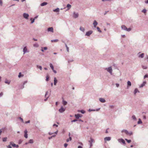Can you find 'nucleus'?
<instances>
[{
    "label": "nucleus",
    "mask_w": 148,
    "mask_h": 148,
    "mask_svg": "<svg viewBox=\"0 0 148 148\" xmlns=\"http://www.w3.org/2000/svg\"><path fill=\"white\" fill-rule=\"evenodd\" d=\"M132 119L134 120H136V117L135 115L132 116Z\"/></svg>",
    "instance_id": "nucleus-37"
},
{
    "label": "nucleus",
    "mask_w": 148,
    "mask_h": 148,
    "mask_svg": "<svg viewBox=\"0 0 148 148\" xmlns=\"http://www.w3.org/2000/svg\"><path fill=\"white\" fill-rule=\"evenodd\" d=\"M146 12V10L145 9H143L142 10V12H143L144 13H145Z\"/></svg>",
    "instance_id": "nucleus-45"
},
{
    "label": "nucleus",
    "mask_w": 148,
    "mask_h": 148,
    "mask_svg": "<svg viewBox=\"0 0 148 148\" xmlns=\"http://www.w3.org/2000/svg\"><path fill=\"white\" fill-rule=\"evenodd\" d=\"M65 109L62 106L59 111L60 112H62L65 111Z\"/></svg>",
    "instance_id": "nucleus-7"
},
{
    "label": "nucleus",
    "mask_w": 148,
    "mask_h": 148,
    "mask_svg": "<svg viewBox=\"0 0 148 148\" xmlns=\"http://www.w3.org/2000/svg\"><path fill=\"white\" fill-rule=\"evenodd\" d=\"M23 75H22L21 74V72L19 73V75H18V77H23Z\"/></svg>",
    "instance_id": "nucleus-31"
},
{
    "label": "nucleus",
    "mask_w": 148,
    "mask_h": 148,
    "mask_svg": "<svg viewBox=\"0 0 148 148\" xmlns=\"http://www.w3.org/2000/svg\"><path fill=\"white\" fill-rule=\"evenodd\" d=\"M20 119H21V121H22V122H23V119L22 118H21V117H20Z\"/></svg>",
    "instance_id": "nucleus-52"
},
{
    "label": "nucleus",
    "mask_w": 148,
    "mask_h": 148,
    "mask_svg": "<svg viewBox=\"0 0 148 148\" xmlns=\"http://www.w3.org/2000/svg\"><path fill=\"white\" fill-rule=\"evenodd\" d=\"M10 82L9 81L7 80L5 81V83L6 84H9Z\"/></svg>",
    "instance_id": "nucleus-36"
},
{
    "label": "nucleus",
    "mask_w": 148,
    "mask_h": 148,
    "mask_svg": "<svg viewBox=\"0 0 148 148\" xmlns=\"http://www.w3.org/2000/svg\"><path fill=\"white\" fill-rule=\"evenodd\" d=\"M58 39H56V40H51V41L52 42H58Z\"/></svg>",
    "instance_id": "nucleus-29"
},
{
    "label": "nucleus",
    "mask_w": 148,
    "mask_h": 148,
    "mask_svg": "<svg viewBox=\"0 0 148 148\" xmlns=\"http://www.w3.org/2000/svg\"><path fill=\"white\" fill-rule=\"evenodd\" d=\"M122 132H124L126 134L130 136L132 134V132H129L127 130H123L122 131Z\"/></svg>",
    "instance_id": "nucleus-1"
},
{
    "label": "nucleus",
    "mask_w": 148,
    "mask_h": 148,
    "mask_svg": "<svg viewBox=\"0 0 148 148\" xmlns=\"http://www.w3.org/2000/svg\"><path fill=\"white\" fill-rule=\"evenodd\" d=\"M131 29L130 28H127V29H126V30L127 31L129 32L131 30Z\"/></svg>",
    "instance_id": "nucleus-39"
},
{
    "label": "nucleus",
    "mask_w": 148,
    "mask_h": 148,
    "mask_svg": "<svg viewBox=\"0 0 148 148\" xmlns=\"http://www.w3.org/2000/svg\"><path fill=\"white\" fill-rule=\"evenodd\" d=\"M138 92H139V91L138 90V89L137 88H136L134 91V93L135 94H136Z\"/></svg>",
    "instance_id": "nucleus-23"
},
{
    "label": "nucleus",
    "mask_w": 148,
    "mask_h": 148,
    "mask_svg": "<svg viewBox=\"0 0 148 148\" xmlns=\"http://www.w3.org/2000/svg\"><path fill=\"white\" fill-rule=\"evenodd\" d=\"M30 20L31 21H32L31 23H33L34 22L35 19H33L32 18H31L30 19Z\"/></svg>",
    "instance_id": "nucleus-34"
},
{
    "label": "nucleus",
    "mask_w": 148,
    "mask_h": 148,
    "mask_svg": "<svg viewBox=\"0 0 148 148\" xmlns=\"http://www.w3.org/2000/svg\"><path fill=\"white\" fill-rule=\"evenodd\" d=\"M128 86H130L131 85V82L130 81H128L127 82Z\"/></svg>",
    "instance_id": "nucleus-24"
},
{
    "label": "nucleus",
    "mask_w": 148,
    "mask_h": 148,
    "mask_svg": "<svg viewBox=\"0 0 148 148\" xmlns=\"http://www.w3.org/2000/svg\"><path fill=\"white\" fill-rule=\"evenodd\" d=\"M78 148H82V147L81 146H79L78 147Z\"/></svg>",
    "instance_id": "nucleus-59"
},
{
    "label": "nucleus",
    "mask_w": 148,
    "mask_h": 148,
    "mask_svg": "<svg viewBox=\"0 0 148 148\" xmlns=\"http://www.w3.org/2000/svg\"><path fill=\"white\" fill-rule=\"evenodd\" d=\"M27 48L26 47H25L23 49L24 53H25L26 52H27Z\"/></svg>",
    "instance_id": "nucleus-16"
},
{
    "label": "nucleus",
    "mask_w": 148,
    "mask_h": 148,
    "mask_svg": "<svg viewBox=\"0 0 148 148\" xmlns=\"http://www.w3.org/2000/svg\"><path fill=\"white\" fill-rule=\"evenodd\" d=\"M48 91L46 92V94L45 95V97L48 94Z\"/></svg>",
    "instance_id": "nucleus-56"
},
{
    "label": "nucleus",
    "mask_w": 148,
    "mask_h": 148,
    "mask_svg": "<svg viewBox=\"0 0 148 148\" xmlns=\"http://www.w3.org/2000/svg\"><path fill=\"white\" fill-rule=\"evenodd\" d=\"M80 29L83 32H84L85 30L84 28L82 27H80Z\"/></svg>",
    "instance_id": "nucleus-25"
},
{
    "label": "nucleus",
    "mask_w": 148,
    "mask_h": 148,
    "mask_svg": "<svg viewBox=\"0 0 148 148\" xmlns=\"http://www.w3.org/2000/svg\"><path fill=\"white\" fill-rule=\"evenodd\" d=\"M3 95V92H1V93H0V96H2Z\"/></svg>",
    "instance_id": "nucleus-58"
},
{
    "label": "nucleus",
    "mask_w": 148,
    "mask_h": 148,
    "mask_svg": "<svg viewBox=\"0 0 148 148\" xmlns=\"http://www.w3.org/2000/svg\"><path fill=\"white\" fill-rule=\"evenodd\" d=\"M122 36L123 37V38H125V35H122Z\"/></svg>",
    "instance_id": "nucleus-64"
},
{
    "label": "nucleus",
    "mask_w": 148,
    "mask_h": 148,
    "mask_svg": "<svg viewBox=\"0 0 148 148\" xmlns=\"http://www.w3.org/2000/svg\"><path fill=\"white\" fill-rule=\"evenodd\" d=\"M53 72L55 73H56V71L55 70H54V69H53Z\"/></svg>",
    "instance_id": "nucleus-60"
},
{
    "label": "nucleus",
    "mask_w": 148,
    "mask_h": 148,
    "mask_svg": "<svg viewBox=\"0 0 148 148\" xmlns=\"http://www.w3.org/2000/svg\"><path fill=\"white\" fill-rule=\"evenodd\" d=\"M97 24V23L96 21H94L93 23V25H94V27H95Z\"/></svg>",
    "instance_id": "nucleus-14"
},
{
    "label": "nucleus",
    "mask_w": 148,
    "mask_h": 148,
    "mask_svg": "<svg viewBox=\"0 0 148 148\" xmlns=\"http://www.w3.org/2000/svg\"><path fill=\"white\" fill-rule=\"evenodd\" d=\"M97 29L98 30V31L99 32H101V30H100V28L99 27H97Z\"/></svg>",
    "instance_id": "nucleus-40"
},
{
    "label": "nucleus",
    "mask_w": 148,
    "mask_h": 148,
    "mask_svg": "<svg viewBox=\"0 0 148 148\" xmlns=\"http://www.w3.org/2000/svg\"><path fill=\"white\" fill-rule=\"evenodd\" d=\"M82 115H81L79 114L75 115V116L77 119H78L79 117H81Z\"/></svg>",
    "instance_id": "nucleus-8"
},
{
    "label": "nucleus",
    "mask_w": 148,
    "mask_h": 148,
    "mask_svg": "<svg viewBox=\"0 0 148 148\" xmlns=\"http://www.w3.org/2000/svg\"><path fill=\"white\" fill-rule=\"evenodd\" d=\"M53 11L54 12H58L59 11V8H57L56 9L54 10Z\"/></svg>",
    "instance_id": "nucleus-20"
},
{
    "label": "nucleus",
    "mask_w": 148,
    "mask_h": 148,
    "mask_svg": "<svg viewBox=\"0 0 148 148\" xmlns=\"http://www.w3.org/2000/svg\"><path fill=\"white\" fill-rule=\"evenodd\" d=\"M43 49H44V50H46L47 49V47H44L43 48Z\"/></svg>",
    "instance_id": "nucleus-51"
},
{
    "label": "nucleus",
    "mask_w": 148,
    "mask_h": 148,
    "mask_svg": "<svg viewBox=\"0 0 148 148\" xmlns=\"http://www.w3.org/2000/svg\"><path fill=\"white\" fill-rule=\"evenodd\" d=\"M10 145H11L12 147H16L18 148V145H16L12 142H10Z\"/></svg>",
    "instance_id": "nucleus-2"
},
{
    "label": "nucleus",
    "mask_w": 148,
    "mask_h": 148,
    "mask_svg": "<svg viewBox=\"0 0 148 148\" xmlns=\"http://www.w3.org/2000/svg\"><path fill=\"white\" fill-rule=\"evenodd\" d=\"M66 47L67 50V51L69 52V49L66 45Z\"/></svg>",
    "instance_id": "nucleus-44"
},
{
    "label": "nucleus",
    "mask_w": 148,
    "mask_h": 148,
    "mask_svg": "<svg viewBox=\"0 0 148 148\" xmlns=\"http://www.w3.org/2000/svg\"><path fill=\"white\" fill-rule=\"evenodd\" d=\"M77 121V120L76 119H74V120H73L71 122H75V121Z\"/></svg>",
    "instance_id": "nucleus-48"
},
{
    "label": "nucleus",
    "mask_w": 148,
    "mask_h": 148,
    "mask_svg": "<svg viewBox=\"0 0 148 148\" xmlns=\"http://www.w3.org/2000/svg\"><path fill=\"white\" fill-rule=\"evenodd\" d=\"M34 142L33 140L32 139H30L29 141V143H32Z\"/></svg>",
    "instance_id": "nucleus-26"
},
{
    "label": "nucleus",
    "mask_w": 148,
    "mask_h": 148,
    "mask_svg": "<svg viewBox=\"0 0 148 148\" xmlns=\"http://www.w3.org/2000/svg\"><path fill=\"white\" fill-rule=\"evenodd\" d=\"M57 80L56 79V77H55L54 78V85H56V84L57 83Z\"/></svg>",
    "instance_id": "nucleus-18"
},
{
    "label": "nucleus",
    "mask_w": 148,
    "mask_h": 148,
    "mask_svg": "<svg viewBox=\"0 0 148 148\" xmlns=\"http://www.w3.org/2000/svg\"><path fill=\"white\" fill-rule=\"evenodd\" d=\"M118 141L119 142H121L123 144H125V142L124 140L122 139H118Z\"/></svg>",
    "instance_id": "nucleus-11"
},
{
    "label": "nucleus",
    "mask_w": 148,
    "mask_h": 148,
    "mask_svg": "<svg viewBox=\"0 0 148 148\" xmlns=\"http://www.w3.org/2000/svg\"><path fill=\"white\" fill-rule=\"evenodd\" d=\"M148 77V75H146L144 76V78H145L146 77Z\"/></svg>",
    "instance_id": "nucleus-54"
},
{
    "label": "nucleus",
    "mask_w": 148,
    "mask_h": 148,
    "mask_svg": "<svg viewBox=\"0 0 148 148\" xmlns=\"http://www.w3.org/2000/svg\"><path fill=\"white\" fill-rule=\"evenodd\" d=\"M142 123V122L141 121V120L139 119V121H138V124H140V123Z\"/></svg>",
    "instance_id": "nucleus-32"
},
{
    "label": "nucleus",
    "mask_w": 148,
    "mask_h": 148,
    "mask_svg": "<svg viewBox=\"0 0 148 148\" xmlns=\"http://www.w3.org/2000/svg\"><path fill=\"white\" fill-rule=\"evenodd\" d=\"M121 28L122 29L125 30H126V29H127V28L126 27V26H125L124 25H122L121 26Z\"/></svg>",
    "instance_id": "nucleus-17"
},
{
    "label": "nucleus",
    "mask_w": 148,
    "mask_h": 148,
    "mask_svg": "<svg viewBox=\"0 0 148 148\" xmlns=\"http://www.w3.org/2000/svg\"><path fill=\"white\" fill-rule=\"evenodd\" d=\"M7 137L4 138H3V142L6 141L7 140Z\"/></svg>",
    "instance_id": "nucleus-33"
},
{
    "label": "nucleus",
    "mask_w": 148,
    "mask_h": 148,
    "mask_svg": "<svg viewBox=\"0 0 148 148\" xmlns=\"http://www.w3.org/2000/svg\"><path fill=\"white\" fill-rule=\"evenodd\" d=\"M104 139L105 142H106L107 141H109L110 140L111 138L109 137H106L104 138Z\"/></svg>",
    "instance_id": "nucleus-4"
},
{
    "label": "nucleus",
    "mask_w": 148,
    "mask_h": 148,
    "mask_svg": "<svg viewBox=\"0 0 148 148\" xmlns=\"http://www.w3.org/2000/svg\"><path fill=\"white\" fill-rule=\"evenodd\" d=\"M69 139L70 140V141L71 140H72V138L71 137H69Z\"/></svg>",
    "instance_id": "nucleus-63"
},
{
    "label": "nucleus",
    "mask_w": 148,
    "mask_h": 148,
    "mask_svg": "<svg viewBox=\"0 0 148 148\" xmlns=\"http://www.w3.org/2000/svg\"><path fill=\"white\" fill-rule=\"evenodd\" d=\"M50 66L51 68L52 69V70H53V69H54V68H53V65H52V64L51 63H50Z\"/></svg>",
    "instance_id": "nucleus-28"
},
{
    "label": "nucleus",
    "mask_w": 148,
    "mask_h": 148,
    "mask_svg": "<svg viewBox=\"0 0 148 148\" xmlns=\"http://www.w3.org/2000/svg\"><path fill=\"white\" fill-rule=\"evenodd\" d=\"M62 99H63V101H62V103H63V104L64 105H66L67 104V102L65 101L64 100V99L63 98H62Z\"/></svg>",
    "instance_id": "nucleus-15"
},
{
    "label": "nucleus",
    "mask_w": 148,
    "mask_h": 148,
    "mask_svg": "<svg viewBox=\"0 0 148 148\" xmlns=\"http://www.w3.org/2000/svg\"><path fill=\"white\" fill-rule=\"evenodd\" d=\"M33 45L34 47H38L39 46L38 44L37 43L34 44Z\"/></svg>",
    "instance_id": "nucleus-27"
},
{
    "label": "nucleus",
    "mask_w": 148,
    "mask_h": 148,
    "mask_svg": "<svg viewBox=\"0 0 148 148\" xmlns=\"http://www.w3.org/2000/svg\"><path fill=\"white\" fill-rule=\"evenodd\" d=\"M92 31L91 30L89 31L88 32H87L86 34V36H89L91 34H92Z\"/></svg>",
    "instance_id": "nucleus-5"
},
{
    "label": "nucleus",
    "mask_w": 148,
    "mask_h": 148,
    "mask_svg": "<svg viewBox=\"0 0 148 148\" xmlns=\"http://www.w3.org/2000/svg\"><path fill=\"white\" fill-rule=\"evenodd\" d=\"M125 140H126L128 143H130L131 141V140H127V139H125Z\"/></svg>",
    "instance_id": "nucleus-35"
},
{
    "label": "nucleus",
    "mask_w": 148,
    "mask_h": 148,
    "mask_svg": "<svg viewBox=\"0 0 148 148\" xmlns=\"http://www.w3.org/2000/svg\"><path fill=\"white\" fill-rule=\"evenodd\" d=\"M49 77L48 75H47L46 77V81H47L49 79Z\"/></svg>",
    "instance_id": "nucleus-41"
},
{
    "label": "nucleus",
    "mask_w": 148,
    "mask_h": 148,
    "mask_svg": "<svg viewBox=\"0 0 148 148\" xmlns=\"http://www.w3.org/2000/svg\"><path fill=\"white\" fill-rule=\"evenodd\" d=\"M30 122V121L29 120L25 122V123H29Z\"/></svg>",
    "instance_id": "nucleus-57"
},
{
    "label": "nucleus",
    "mask_w": 148,
    "mask_h": 148,
    "mask_svg": "<svg viewBox=\"0 0 148 148\" xmlns=\"http://www.w3.org/2000/svg\"><path fill=\"white\" fill-rule=\"evenodd\" d=\"M37 67L40 70L42 69V67L41 66H37Z\"/></svg>",
    "instance_id": "nucleus-42"
},
{
    "label": "nucleus",
    "mask_w": 148,
    "mask_h": 148,
    "mask_svg": "<svg viewBox=\"0 0 148 148\" xmlns=\"http://www.w3.org/2000/svg\"><path fill=\"white\" fill-rule=\"evenodd\" d=\"M67 7L68 8V10H69L71 8V5L70 4H68L67 5Z\"/></svg>",
    "instance_id": "nucleus-22"
},
{
    "label": "nucleus",
    "mask_w": 148,
    "mask_h": 148,
    "mask_svg": "<svg viewBox=\"0 0 148 148\" xmlns=\"http://www.w3.org/2000/svg\"><path fill=\"white\" fill-rule=\"evenodd\" d=\"M116 85L117 87H118L119 86V84H116Z\"/></svg>",
    "instance_id": "nucleus-55"
},
{
    "label": "nucleus",
    "mask_w": 148,
    "mask_h": 148,
    "mask_svg": "<svg viewBox=\"0 0 148 148\" xmlns=\"http://www.w3.org/2000/svg\"><path fill=\"white\" fill-rule=\"evenodd\" d=\"M53 126H56V127H58V125H56V124H54L53 125Z\"/></svg>",
    "instance_id": "nucleus-53"
},
{
    "label": "nucleus",
    "mask_w": 148,
    "mask_h": 148,
    "mask_svg": "<svg viewBox=\"0 0 148 148\" xmlns=\"http://www.w3.org/2000/svg\"><path fill=\"white\" fill-rule=\"evenodd\" d=\"M82 113H83V114H84L85 113V111L83 110H81L80 111Z\"/></svg>",
    "instance_id": "nucleus-43"
},
{
    "label": "nucleus",
    "mask_w": 148,
    "mask_h": 148,
    "mask_svg": "<svg viewBox=\"0 0 148 148\" xmlns=\"http://www.w3.org/2000/svg\"><path fill=\"white\" fill-rule=\"evenodd\" d=\"M146 82H144L143 84H142L140 86V87H143L146 84Z\"/></svg>",
    "instance_id": "nucleus-30"
},
{
    "label": "nucleus",
    "mask_w": 148,
    "mask_h": 148,
    "mask_svg": "<svg viewBox=\"0 0 148 148\" xmlns=\"http://www.w3.org/2000/svg\"><path fill=\"white\" fill-rule=\"evenodd\" d=\"M142 67L143 69H146L147 68V67L146 66H142Z\"/></svg>",
    "instance_id": "nucleus-38"
},
{
    "label": "nucleus",
    "mask_w": 148,
    "mask_h": 148,
    "mask_svg": "<svg viewBox=\"0 0 148 148\" xmlns=\"http://www.w3.org/2000/svg\"><path fill=\"white\" fill-rule=\"evenodd\" d=\"M24 132V133H25L24 137L26 138H27V137H27V130H25V131Z\"/></svg>",
    "instance_id": "nucleus-9"
},
{
    "label": "nucleus",
    "mask_w": 148,
    "mask_h": 148,
    "mask_svg": "<svg viewBox=\"0 0 148 148\" xmlns=\"http://www.w3.org/2000/svg\"><path fill=\"white\" fill-rule=\"evenodd\" d=\"M7 147L8 148H12L10 145H8L7 146Z\"/></svg>",
    "instance_id": "nucleus-49"
},
{
    "label": "nucleus",
    "mask_w": 148,
    "mask_h": 148,
    "mask_svg": "<svg viewBox=\"0 0 148 148\" xmlns=\"http://www.w3.org/2000/svg\"><path fill=\"white\" fill-rule=\"evenodd\" d=\"M2 133V131L1 130H0V135H1Z\"/></svg>",
    "instance_id": "nucleus-62"
},
{
    "label": "nucleus",
    "mask_w": 148,
    "mask_h": 148,
    "mask_svg": "<svg viewBox=\"0 0 148 148\" xmlns=\"http://www.w3.org/2000/svg\"><path fill=\"white\" fill-rule=\"evenodd\" d=\"M47 4V2H43V3H42L40 5L41 6H43L46 5Z\"/></svg>",
    "instance_id": "nucleus-19"
},
{
    "label": "nucleus",
    "mask_w": 148,
    "mask_h": 148,
    "mask_svg": "<svg viewBox=\"0 0 148 148\" xmlns=\"http://www.w3.org/2000/svg\"><path fill=\"white\" fill-rule=\"evenodd\" d=\"M106 69L107 71L109 72L111 74H112V69L111 67H110L108 68H106Z\"/></svg>",
    "instance_id": "nucleus-3"
},
{
    "label": "nucleus",
    "mask_w": 148,
    "mask_h": 148,
    "mask_svg": "<svg viewBox=\"0 0 148 148\" xmlns=\"http://www.w3.org/2000/svg\"><path fill=\"white\" fill-rule=\"evenodd\" d=\"M29 16V15L27 14L24 13L23 14V17L27 19Z\"/></svg>",
    "instance_id": "nucleus-6"
},
{
    "label": "nucleus",
    "mask_w": 148,
    "mask_h": 148,
    "mask_svg": "<svg viewBox=\"0 0 148 148\" xmlns=\"http://www.w3.org/2000/svg\"><path fill=\"white\" fill-rule=\"evenodd\" d=\"M48 32H53V28L52 27H49L48 28Z\"/></svg>",
    "instance_id": "nucleus-10"
},
{
    "label": "nucleus",
    "mask_w": 148,
    "mask_h": 148,
    "mask_svg": "<svg viewBox=\"0 0 148 148\" xmlns=\"http://www.w3.org/2000/svg\"><path fill=\"white\" fill-rule=\"evenodd\" d=\"M2 1L1 0H0V5H2Z\"/></svg>",
    "instance_id": "nucleus-46"
},
{
    "label": "nucleus",
    "mask_w": 148,
    "mask_h": 148,
    "mask_svg": "<svg viewBox=\"0 0 148 148\" xmlns=\"http://www.w3.org/2000/svg\"><path fill=\"white\" fill-rule=\"evenodd\" d=\"M144 53H142L141 54L139 55V57L143 58L144 57Z\"/></svg>",
    "instance_id": "nucleus-21"
},
{
    "label": "nucleus",
    "mask_w": 148,
    "mask_h": 148,
    "mask_svg": "<svg viewBox=\"0 0 148 148\" xmlns=\"http://www.w3.org/2000/svg\"><path fill=\"white\" fill-rule=\"evenodd\" d=\"M78 13H75V12L73 13V17L75 18H77L78 16Z\"/></svg>",
    "instance_id": "nucleus-12"
},
{
    "label": "nucleus",
    "mask_w": 148,
    "mask_h": 148,
    "mask_svg": "<svg viewBox=\"0 0 148 148\" xmlns=\"http://www.w3.org/2000/svg\"><path fill=\"white\" fill-rule=\"evenodd\" d=\"M68 145V144L67 143H65L64 144V147L66 148V147Z\"/></svg>",
    "instance_id": "nucleus-47"
},
{
    "label": "nucleus",
    "mask_w": 148,
    "mask_h": 148,
    "mask_svg": "<svg viewBox=\"0 0 148 148\" xmlns=\"http://www.w3.org/2000/svg\"><path fill=\"white\" fill-rule=\"evenodd\" d=\"M91 142H90V141H90V145H91V144H92V142H93V139H92L91 138Z\"/></svg>",
    "instance_id": "nucleus-50"
},
{
    "label": "nucleus",
    "mask_w": 148,
    "mask_h": 148,
    "mask_svg": "<svg viewBox=\"0 0 148 148\" xmlns=\"http://www.w3.org/2000/svg\"><path fill=\"white\" fill-rule=\"evenodd\" d=\"M99 100L100 102L102 103H104L106 101L103 98H100L99 99Z\"/></svg>",
    "instance_id": "nucleus-13"
},
{
    "label": "nucleus",
    "mask_w": 148,
    "mask_h": 148,
    "mask_svg": "<svg viewBox=\"0 0 148 148\" xmlns=\"http://www.w3.org/2000/svg\"><path fill=\"white\" fill-rule=\"evenodd\" d=\"M145 2L146 3H148V0H147V1H145Z\"/></svg>",
    "instance_id": "nucleus-61"
}]
</instances>
